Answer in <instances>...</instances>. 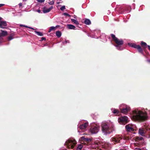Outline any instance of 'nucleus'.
<instances>
[{"instance_id":"10","label":"nucleus","mask_w":150,"mask_h":150,"mask_svg":"<svg viewBox=\"0 0 150 150\" xmlns=\"http://www.w3.org/2000/svg\"><path fill=\"white\" fill-rule=\"evenodd\" d=\"M6 22L4 21H0V28H6L5 27L7 26Z\"/></svg>"},{"instance_id":"3","label":"nucleus","mask_w":150,"mask_h":150,"mask_svg":"<svg viewBox=\"0 0 150 150\" xmlns=\"http://www.w3.org/2000/svg\"><path fill=\"white\" fill-rule=\"evenodd\" d=\"M111 36L113 40L115 41L117 44L116 45H115L116 47V48L119 50H123V48L122 47H121V45L123 43V40L121 39L119 40L113 34H111Z\"/></svg>"},{"instance_id":"50","label":"nucleus","mask_w":150,"mask_h":150,"mask_svg":"<svg viewBox=\"0 0 150 150\" xmlns=\"http://www.w3.org/2000/svg\"><path fill=\"white\" fill-rule=\"evenodd\" d=\"M2 19V18H1V17H0V20H1V19Z\"/></svg>"},{"instance_id":"24","label":"nucleus","mask_w":150,"mask_h":150,"mask_svg":"<svg viewBox=\"0 0 150 150\" xmlns=\"http://www.w3.org/2000/svg\"><path fill=\"white\" fill-rule=\"evenodd\" d=\"M139 46V45H137L134 43L132 44V45H131V46L132 47L136 49H137Z\"/></svg>"},{"instance_id":"39","label":"nucleus","mask_w":150,"mask_h":150,"mask_svg":"<svg viewBox=\"0 0 150 150\" xmlns=\"http://www.w3.org/2000/svg\"><path fill=\"white\" fill-rule=\"evenodd\" d=\"M46 40V38L45 37H42V38H41V41H43V40Z\"/></svg>"},{"instance_id":"30","label":"nucleus","mask_w":150,"mask_h":150,"mask_svg":"<svg viewBox=\"0 0 150 150\" xmlns=\"http://www.w3.org/2000/svg\"><path fill=\"white\" fill-rule=\"evenodd\" d=\"M69 41L68 40H65V41L64 42H63L62 43L63 45H65L67 43H69Z\"/></svg>"},{"instance_id":"28","label":"nucleus","mask_w":150,"mask_h":150,"mask_svg":"<svg viewBox=\"0 0 150 150\" xmlns=\"http://www.w3.org/2000/svg\"><path fill=\"white\" fill-rule=\"evenodd\" d=\"M110 145V144H105V145L104 147L105 148L107 149L108 147Z\"/></svg>"},{"instance_id":"9","label":"nucleus","mask_w":150,"mask_h":150,"mask_svg":"<svg viewBox=\"0 0 150 150\" xmlns=\"http://www.w3.org/2000/svg\"><path fill=\"white\" fill-rule=\"evenodd\" d=\"M99 129V127L96 125L92 127L90 129V131L91 133L96 134L97 133Z\"/></svg>"},{"instance_id":"38","label":"nucleus","mask_w":150,"mask_h":150,"mask_svg":"<svg viewBox=\"0 0 150 150\" xmlns=\"http://www.w3.org/2000/svg\"><path fill=\"white\" fill-rule=\"evenodd\" d=\"M134 150H142L139 148H136Z\"/></svg>"},{"instance_id":"51","label":"nucleus","mask_w":150,"mask_h":150,"mask_svg":"<svg viewBox=\"0 0 150 150\" xmlns=\"http://www.w3.org/2000/svg\"><path fill=\"white\" fill-rule=\"evenodd\" d=\"M44 45L45 46H46V44H45V45Z\"/></svg>"},{"instance_id":"21","label":"nucleus","mask_w":150,"mask_h":150,"mask_svg":"<svg viewBox=\"0 0 150 150\" xmlns=\"http://www.w3.org/2000/svg\"><path fill=\"white\" fill-rule=\"evenodd\" d=\"M56 34L57 36L59 38L61 36V32L59 31H57L56 32Z\"/></svg>"},{"instance_id":"22","label":"nucleus","mask_w":150,"mask_h":150,"mask_svg":"<svg viewBox=\"0 0 150 150\" xmlns=\"http://www.w3.org/2000/svg\"><path fill=\"white\" fill-rule=\"evenodd\" d=\"M83 145L81 144H79L78 145L77 147V150H81Z\"/></svg>"},{"instance_id":"33","label":"nucleus","mask_w":150,"mask_h":150,"mask_svg":"<svg viewBox=\"0 0 150 150\" xmlns=\"http://www.w3.org/2000/svg\"><path fill=\"white\" fill-rule=\"evenodd\" d=\"M91 139H90L88 138H86L85 141V142H89L90 141Z\"/></svg>"},{"instance_id":"1","label":"nucleus","mask_w":150,"mask_h":150,"mask_svg":"<svg viewBox=\"0 0 150 150\" xmlns=\"http://www.w3.org/2000/svg\"><path fill=\"white\" fill-rule=\"evenodd\" d=\"M147 108H136L131 113V117L133 120L138 122H143L147 120L148 118L146 111Z\"/></svg>"},{"instance_id":"6","label":"nucleus","mask_w":150,"mask_h":150,"mask_svg":"<svg viewBox=\"0 0 150 150\" xmlns=\"http://www.w3.org/2000/svg\"><path fill=\"white\" fill-rule=\"evenodd\" d=\"M121 107H122V108H120L121 112L124 114H127L130 110V108L128 105L123 104L121 106Z\"/></svg>"},{"instance_id":"29","label":"nucleus","mask_w":150,"mask_h":150,"mask_svg":"<svg viewBox=\"0 0 150 150\" xmlns=\"http://www.w3.org/2000/svg\"><path fill=\"white\" fill-rule=\"evenodd\" d=\"M63 15L65 16H68V17H70L71 16L70 15L68 14V13H63Z\"/></svg>"},{"instance_id":"14","label":"nucleus","mask_w":150,"mask_h":150,"mask_svg":"<svg viewBox=\"0 0 150 150\" xmlns=\"http://www.w3.org/2000/svg\"><path fill=\"white\" fill-rule=\"evenodd\" d=\"M67 28H68L69 29L71 30H76V27L75 26L73 25H71L70 24H67Z\"/></svg>"},{"instance_id":"37","label":"nucleus","mask_w":150,"mask_h":150,"mask_svg":"<svg viewBox=\"0 0 150 150\" xmlns=\"http://www.w3.org/2000/svg\"><path fill=\"white\" fill-rule=\"evenodd\" d=\"M27 28H29L30 29L33 30H36L34 28H32V27H29V26H28V27Z\"/></svg>"},{"instance_id":"13","label":"nucleus","mask_w":150,"mask_h":150,"mask_svg":"<svg viewBox=\"0 0 150 150\" xmlns=\"http://www.w3.org/2000/svg\"><path fill=\"white\" fill-rule=\"evenodd\" d=\"M139 134L142 136H144L145 134V131L143 128H140L139 129Z\"/></svg>"},{"instance_id":"5","label":"nucleus","mask_w":150,"mask_h":150,"mask_svg":"<svg viewBox=\"0 0 150 150\" xmlns=\"http://www.w3.org/2000/svg\"><path fill=\"white\" fill-rule=\"evenodd\" d=\"M76 143L77 142L74 139H72L67 140L65 143V144L68 146L69 148L73 149Z\"/></svg>"},{"instance_id":"18","label":"nucleus","mask_w":150,"mask_h":150,"mask_svg":"<svg viewBox=\"0 0 150 150\" xmlns=\"http://www.w3.org/2000/svg\"><path fill=\"white\" fill-rule=\"evenodd\" d=\"M84 23L86 25H89L91 24V21L90 20L88 19H86L84 21Z\"/></svg>"},{"instance_id":"19","label":"nucleus","mask_w":150,"mask_h":150,"mask_svg":"<svg viewBox=\"0 0 150 150\" xmlns=\"http://www.w3.org/2000/svg\"><path fill=\"white\" fill-rule=\"evenodd\" d=\"M71 20L72 22H73L74 23L78 25L79 24V23L78 21L76 20V19L71 18Z\"/></svg>"},{"instance_id":"27","label":"nucleus","mask_w":150,"mask_h":150,"mask_svg":"<svg viewBox=\"0 0 150 150\" xmlns=\"http://www.w3.org/2000/svg\"><path fill=\"white\" fill-rule=\"evenodd\" d=\"M140 44L142 46H147L146 43V42L142 41L141 42Z\"/></svg>"},{"instance_id":"40","label":"nucleus","mask_w":150,"mask_h":150,"mask_svg":"<svg viewBox=\"0 0 150 150\" xmlns=\"http://www.w3.org/2000/svg\"><path fill=\"white\" fill-rule=\"evenodd\" d=\"M72 16L74 17V18L75 19H76L77 17L75 15H74V16Z\"/></svg>"},{"instance_id":"43","label":"nucleus","mask_w":150,"mask_h":150,"mask_svg":"<svg viewBox=\"0 0 150 150\" xmlns=\"http://www.w3.org/2000/svg\"><path fill=\"white\" fill-rule=\"evenodd\" d=\"M147 46L148 47V49L150 50V46L149 45H148Z\"/></svg>"},{"instance_id":"35","label":"nucleus","mask_w":150,"mask_h":150,"mask_svg":"<svg viewBox=\"0 0 150 150\" xmlns=\"http://www.w3.org/2000/svg\"><path fill=\"white\" fill-rule=\"evenodd\" d=\"M20 27H25V28H27L28 27V26H27L25 25H22V24H20Z\"/></svg>"},{"instance_id":"49","label":"nucleus","mask_w":150,"mask_h":150,"mask_svg":"<svg viewBox=\"0 0 150 150\" xmlns=\"http://www.w3.org/2000/svg\"><path fill=\"white\" fill-rule=\"evenodd\" d=\"M27 0H23V1H27Z\"/></svg>"},{"instance_id":"52","label":"nucleus","mask_w":150,"mask_h":150,"mask_svg":"<svg viewBox=\"0 0 150 150\" xmlns=\"http://www.w3.org/2000/svg\"><path fill=\"white\" fill-rule=\"evenodd\" d=\"M57 4H59V2H58L57 3Z\"/></svg>"},{"instance_id":"12","label":"nucleus","mask_w":150,"mask_h":150,"mask_svg":"<svg viewBox=\"0 0 150 150\" xmlns=\"http://www.w3.org/2000/svg\"><path fill=\"white\" fill-rule=\"evenodd\" d=\"M88 125V123L85 122V123L81 125L79 127V129L82 130L86 128Z\"/></svg>"},{"instance_id":"44","label":"nucleus","mask_w":150,"mask_h":150,"mask_svg":"<svg viewBox=\"0 0 150 150\" xmlns=\"http://www.w3.org/2000/svg\"><path fill=\"white\" fill-rule=\"evenodd\" d=\"M141 149L142 150H147L146 149V148H142Z\"/></svg>"},{"instance_id":"23","label":"nucleus","mask_w":150,"mask_h":150,"mask_svg":"<svg viewBox=\"0 0 150 150\" xmlns=\"http://www.w3.org/2000/svg\"><path fill=\"white\" fill-rule=\"evenodd\" d=\"M35 33L37 35H38L39 36H43V35L42 33L40 32L35 31Z\"/></svg>"},{"instance_id":"7","label":"nucleus","mask_w":150,"mask_h":150,"mask_svg":"<svg viewBox=\"0 0 150 150\" xmlns=\"http://www.w3.org/2000/svg\"><path fill=\"white\" fill-rule=\"evenodd\" d=\"M128 120L127 117L124 116L119 118L118 119V121L120 124L125 125L127 123Z\"/></svg>"},{"instance_id":"16","label":"nucleus","mask_w":150,"mask_h":150,"mask_svg":"<svg viewBox=\"0 0 150 150\" xmlns=\"http://www.w3.org/2000/svg\"><path fill=\"white\" fill-rule=\"evenodd\" d=\"M125 128L127 130L128 132L132 131L134 129L132 127H130L128 125H126Z\"/></svg>"},{"instance_id":"17","label":"nucleus","mask_w":150,"mask_h":150,"mask_svg":"<svg viewBox=\"0 0 150 150\" xmlns=\"http://www.w3.org/2000/svg\"><path fill=\"white\" fill-rule=\"evenodd\" d=\"M137 49V50L139 52L142 54L143 55H144L143 53V50L139 45Z\"/></svg>"},{"instance_id":"20","label":"nucleus","mask_w":150,"mask_h":150,"mask_svg":"<svg viewBox=\"0 0 150 150\" xmlns=\"http://www.w3.org/2000/svg\"><path fill=\"white\" fill-rule=\"evenodd\" d=\"M111 110L112 111V113L114 114H118L119 112V111L115 108H112L111 109Z\"/></svg>"},{"instance_id":"36","label":"nucleus","mask_w":150,"mask_h":150,"mask_svg":"<svg viewBox=\"0 0 150 150\" xmlns=\"http://www.w3.org/2000/svg\"><path fill=\"white\" fill-rule=\"evenodd\" d=\"M81 138V140H84V141H85V140L86 138H85L84 137H82Z\"/></svg>"},{"instance_id":"32","label":"nucleus","mask_w":150,"mask_h":150,"mask_svg":"<svg viewBox=\"0 0 150 150\" xmlns=\"http://www.w3.org/2000/svg\"><path fill=\"white\" fill-rule=\"evenodd\" d=\"M48 3L50 5H52L54 4V1H50L48 2Z\"/></svg>"},{"instance_id":"11","label":"nucleus","mask_w":150,"mask_h":150,"mask_svg":"<svg viewBox=\"0 0 150 150\" xmlns=\"http://www.w3.org/2000/svg\"><path fill=\"white\" fill-rule=\"evenodd\" d=\"M53 8L52 6H51L49 8L47 9L46 7H44L43 9V12L44 13L49 12Z\"/></svg>"},{"instance_id":"26","label":"nucleus","mask_w":150,"mask_h":150,"mask_svg":"<svg viewBox=\"0 0 150 150\" xmlns=\"http://www.w3.org/2000/svg\"><path fill=\"white\" fill-rule=\"evenodd\" d=\"M13 35H11L9 36L8 37V40L9 41L12 40L13 39Z\"/></svg>"},{"instance_id":"47","label":"nucleus","mask_w":150,"mask_h":150,"mask_svg":"<svg viewBox=\"0 0 150 150\" xmlns=\"http://www.w3.org/2000/svg\"><path fill=\"white\" fill-rule=\"evenodd\" d=\"M60 150H67L65 149H60Z\"/></svg>"},{"instance_id":"4","label":"nucleus","mask_w":150,"mask_h":150,"mask_svg":"<svg viewBox=\"0 0 150 150\" xmlns=\"http://www.w3.org/2000/svg\"><path fill=\"white\" fill-rule=\"evenodd\" d=\"M111 140L115 144L119 142L122 144L125 142V140L123 137L119 135L112 137Z\"/></svg>"},{"instance_id":"31","label":"nucleus","mask_w":150,"mask_h":150,"mask_svg":"<svg viewBox=\"0 0 150 150\" xmlns=\"http://www.w3.org/2000/svg\"><path fill=\"white\" fill-rule=\"evenodd\" d=\"M65 6H62L60 9V10L62 11H63V10H64V9H65Z\"/></svg>"},{"instance_id":"48","label":"nucleus","mask_w":150,"mask_h":150,"mask_svg":"<svg viewBox=\"0 0 150 150\" xmlns=\"http://www.w3.org/2000/svg\"><path fill=\"white\" fill-rule=\"evenodd\" d=\"M149 114L150 115V110H149Z\"/></svg>"},{"instance_id":"15","label":"nucleus","mask_w":150,"mask_h":150,"mask_svg":"<svg viewBox=\"0 0 150 150\" xmlns=\"http://www.w3.org/2000/svg\"><path fill=\"white\" fill-rule=\"evenodd\" d=\"M100 38L102 40V41L103 42H105L106 41V36L104 34H102V35L100 36Z\"/></svg>"},{"instance_id":"46","label":"nucleus","mask_w":150,"mask_h":150,"mask_svg":"<svg viewBox=\"0 0 150 150\" xmlns=\"http://www.w3.org/2000/svg\"><path fill=\"white\" fill-rule=\"evenodd\" d=\"M147 61L150 63V60H147Z\"/></svg>"},{"instance_id":"25","label":"nucleus","mask_w":150,"mask_h":150,"mask_svg":"<svg viewBox=\"0 0 150 150\" xmlns=\"http://www.w3.org/2000/svg\"><path fill=\"white\" fill-rule=\"evenodd\" d=\"M56 27L52 26L50 28V30L48 31V33H50L52 31L54 30L55 29Z\"/></svg>"},{"instance_id":"42","label":"nucleus","mask_w":150,"mask_h":150,"mask_svg":"<svg viewBox=\"0 0 150 150\" xmlns=\"http://www.w3.org/2000/svg\"><path fill=\"white\" fill-rule=\"evenodd\" d=\"M4 5V4H0V7Z\"/></svg>"},{"instance_id":"8","label":"nucleus","mask_w":150,"mask_h":150,"mask_svg":"<svg viewBox=\"0 0 150 150\" xmlns=\"http://www.w3.org/2000/svg\"><path fill=\"white\" fill-rule=\"evenodd\" d=\"M100 31L99 30H95L94 31L93 33L92 32L88 35V36L92 38H98V36L100 34Z\"/></svg>"},{"instance_id":"41","label":"nucleus","mask_w":150,"mask_h":150,"mask_svg":"<svg viewBox=\"0 0 150 150\" xmlns=\"http://www.w3.org/2000/svg\"><path fill=\"white\" fill-rule=\"evenodd\" d=\"M36 11L37 12H38V13H40V12H41V11L39 9V10H38Z\"/></svg>"},{"instance_id":"34","label":"nucleus","mask_w":150,"mask_h":150,"mask_svg":"<svg viewBox=\"0 0 150 150\" xmlns=\"http://www.w3.org/2000/svg\"><path fill=\"white\" fill-rule=\"evenodd\" d=\"M45 0H37V1L39 2L40 3H42L44 2Z\"/></svg>"},{"instance_id":"45","label":"nucleus","mask_w":150,"mask_h":150,"mask_svg":"<svg viewBox=\"0 0 150 150\" xmlns=\"http://www.w3.org/2000/svg\"><path fill=\"white\" fill-rule=\"evenodd\" d=\"M19 5L20 7L21 6H22V4L21 3H20Z\"/></svg>"},{"instance_id":"2","label":"nucleus","mask_w":150,"mask_h":150,"mask_svg":"<svg viewBox=\"0 0 150 150\" xmlns=\"http://www.w3.org/2000/svg\"><path fill=\"white\" fill-rule=\"evenodd\" d=\"M114 125L112 124H103L102 126V130L104 134H109L114 130Z\"/></svg>"}]
</instances>
